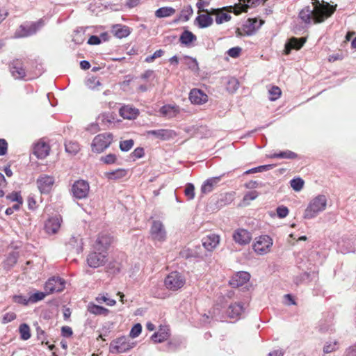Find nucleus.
<instances>
[{"mask_svg": "<svg viewBox=\"0 0 356 356\" xmlns=\"http://www.w3.org/2000/svg\"><path fill=\"white\" fill-rule=\"evenodd\" d=\"M314 6L312 10L309 6L305 7L299 13V18L305 24H318L323 22L331 17L336 10L337 5L332 6L327 2L312 0Z\"/></svg>", "mask_w": 356, "mask_h": 356, "instance_id": "1", "label": "nucleus"}, {"mask_svg": "<svg viewBox=\"0 0 356 356\" xmlns=\"http://www.w3.org/2000/svg\"><path fill=\"white\" fill-rule=\"evenodd\" d=\"M250 6L247 4H236L234 7L225 6L220 8H211L207 10L206 13L211 14L215 16V22L217 24H221L229 22L232 16L229 13L233 12L235 15H239L241 13H246Z\"/></svg>", "mask_w": 356, "mask_h": 356, "instance_id": "2", "label": "nucleus"}, {"mask_svg": "<svg viewBox=\"0 0 356 356\" xmlns=\"http://www.w3.org/2000/svg\"><path fill=\"white\" fill-rule=\"evenodd\" d=\"M327 206V198L324 195H318L313 198L309 203L304 212V218L312 219L319 213L323 211Z\"/></svg>", "mask_w": 356, "mask_h": 356, "instance_id": "3", "label": "nucleus"}, {"mask_svg": "<svg viewBox=\"0 0 356 356\" xmlns=\"http://www.w3.org/2000/svg\"><path fill=\"white\" fill-rule=\"evenodd\" d=\"M31 68H33V63H31ZM10 72L15 79L27 77L28 79H33L41 74L40 69H36L34 73H33V69L26 70L23 67L22 60L19 59L13 60L10 65Z\"/></svg>", "mask_w": 356, "mask_h": 356, "instance_id": "4", "label": "nucleus"}, {"mask_svg": "<svg viewBox=\"0 0 356 356\" xmlns=\"http://www.w3.org/2000/svg\"><path fill=\"white\" fill-rule=\"evenodd\" d=\"M186 282L185 276L179 271H172L164 279L165 287L171 291H177L182 289Z\"/></svg>", "mask_w": 356, "mask_h": 356, "instance_id": "5", "label": "nucleus"}, {"mask_svg": "<svg viewBox=\"0 0 356 356\" xmlns=\"http://www.w3.org/2000/svg\"><path fill=\"white\" fill-rule=\"evenodd\" d=\"M113 141V135L110 133H102L97 135L91 144L92 151L99 154L107 149Z\"/></svg>", "mask_w": 356, "mask_h": 356, "instance_id": "6", "label": "nucleus"}, {"mask_svg": "<svg viewBox=\"0 0 356 356\" xmlns=\"http://www.w3.org/2000/svg\"><path fill=\"white\" fill-rule=\"evenodd\" d=\"M43 25L42 20L35 22H25L21 24L15 32V38L29 37L37 32Z\"/></svg>", "mask_w": 356, "mask_h": 356, "instance_id": "7", "label": "nucleus"}, {"mask_svg": "<svg viewBox=\"0 0 356 356\" xmlns=\"http://www.w3.org/2000/svg\"><path fill=\"white\" fill-rule=\"evenodd\" d=\"M134 346L127 337H121L112 341L110 343V352L113 354L122 353L131 349Z\"/></svg>", "mask_w": 356, "mask_h": 356, "instance_id": "8", "label": "nucleus"}, {"mask_svg": "<svg viewBox=\"0 0 356 356\" xmlns=\"http://www.w3.org/2000/svg\"><path fill=\"white\" fill-rule=\"evenodd\" d=\"M272 245V238L267 235H264L256 238L252 246L257 254L263 255L270 252Z\"/></svg>", "mask_w": 356, "mask_h": 356, "instance_id": "9", "label": "nucleus"}, {"mask_svg": "<svg viewBox=\"0 0 356 356\" xmlns=\"http://www.w3.org/2000/svg\"><path fill=\"white\" fill-rule=\"evenodd\" d=\"M90 191V186L86 181L80 179L76 181L72 186L73 195L77 199L86 198Z\"/></svg>", "mask_w": 356, "mask_h": 356, "instance_id": "10", "label": "nucleus"}, {"mask_svg": "<svg viewBox=\"0 0 356 356\" xmlns=\"http://www.w3.org/2000/svg\"><path fill=\"white\" fill-rule=\"evenodd\" d=\"M64 289L65 281L60 277H53L49 278L44 285V291L48 295L55 292H60Z\"/></svg>", "mask_w": 356, "mask_h": 356, "instance_id": "11", "label": "nucleus"}, {"mask_svg": "<svg viewBox=\"0 0 356 356\" xmlns=\"http://www.w3.org/2000/svg\"><path fill=\"white\" fill-rule=\"evenodd\" d=\"M55 182L54 177L47 175H41L37 179V186L41 193H49Z\"/></svg>", "mask_w": 356, "mask_h": 356, "instance_id": "12", "label": "nucleus"}, {"mask_svg": "<svg viewBox=\"0 0 356 356\" xmlns=\"http://www.w3.org/2000/svg\"><path fill=\"white\" fill-rule=\"evenodd\" d=\"M107 261V253L94 251L88 254V264L92 268H98L104 266Z\"/></svg>", "mask_w": 356, "mask_h": 356, "instance_id": "13", "label": "nucleus"}, {"mask_svg": "<svg viewBox=\"0 0 356 356\" xmlns=\"http://www.w3.org/2000/svg\"><path fill=\"white\" fill-rule=\"evenodd\" d=\"M112 241V238L108 234H100L93 245L94 250L107 253Z\"/></svg>", "mask_w": 356, "mask_h": 356, "instance_id": "14", "label": "nucleus"}, {"mask_svg": "<svg viewBox=\"0 0 356 356\" xmlns=\"http://www.w3.org/2000/svg\"><path fill=\"white\" fill-rule=\"evenodd\" d=\"M232 238L236 243L245 245L250 243L252 236L248 230L243 228H238L233 232Z\"/></svg>", "mask_w": 356, "mask_h": 356, "instance_id": "15", "label": "nucleus"}, {"mask_svg": "<svg viewBox=\"0 0 356 356\" xmlns=\"http://www.w3.org/2000/svg\"><path fill=\"white\" fill-rule=\"evenodd\" d=\"M151 237L154 241H163L166 238V232L161 222L154 220L150 229Z\"/></svg>", "mask_w": 356, "mask_h": 356, "instance_id": "16", "label": "nucleus"}, {"mask_svg": "<svg viewBox=\"0 0 356 356\" xmlns=\"http://www.w3.org/2000/svg\"><path fill=\"white\" fill-rule=\"evenodd\" d=\"M258 21L257 18H249L246 22L243 25V34H247L248 36L252 35L255 33L256 31L264 23L263 20L259 21V24L257 25Z\"/></svg>", "mask_w": 356, "mask_h": 356, "instance_id": "17", "label": "nucleus"}, {"mask_svg": "<svg viewBox=\"0 0 356 356\" xmlns=\"http://www.w3.org/2000/svg\"><path fill=\"white\" fill-rule=\"evenodd\" d=\"M63 220L60 216L50 218L45 223V230L49 234H56L58 232Z\"/></svg>", "mask_w": 356, "mask_h": 356, "instance_id": "18", "label": "nucleus"}, {"mask_svg": "<svg viewBox=\"0 0 356 356\" xmlns=\"http://www.w3.org/2000/svg\"><path fill=\"white\" fill-rule=\"evenodd\" d=\"M306 42L305 38H295L292 37L285 44L284 54L288 55L291 53L292 49L299 50Z\"/></svg>", "mask_w": 356, "mask_h": 356, "instance_id": "19", "label": "nucleus"}, {"mask_svg": "<svg viewBox=\"0 0 356 356\" xmlns=\"http://www.w3.org/2000/svg\"><path fill=\"white\" fill-rule=\"evenodd\" d=\"M189 99L195 104H202L207 102L208 96L201 90L194 88L189 93Z\"/></svg>", "mask_w": 356, "mask_h": 356, "instance_id": "20", "label": "nucleus"}, {"mask_svg": "<svg viewBox=\"0 0 356 356\" xmlns=\"http://www.w3.org/2000/svg\"><path fill=\"white\" fill-rule=\"evenodd\" d=\"M250 275L248 273L241 271L235 274L229 280V284L233 287H238L249 281Z\"/></svg>", "mask_w": 356, "mask_h": 356, "instance_id": "21", "label": "nucleus"}, {"mask_svg": "<svg viewBox=\"0 0 356 356\" xmlns=\"http://www.w3.org/2000/svg\"><path fill=\"white\" fill-rule=\"evenodd\" d=\"M202 241V245L206 250L213 251L219 244L220 237L216 234H211L204 236Z\"/></svg>", "mask_w": 356, "mask_h": 356, "instance_id": "22", "label": "nucleus"}, {"mask_svg": "<svg viewBox=\"0 0 356 356\" xmlns=\"http://www.w3.org/2000/svg\"><path fill=\"white\" fill-rule=\"evenodd\" d=\"M147 135L154 136L156 138L161 140H168L175 136V133L170 129L149 130L147 131Z\"/></svg>", "mask_w": 356, "mask_h": 356, "instance_id": "23", "label": "nucleus"}, {"mask_svg": "<svg viewBox=\"0 0 356 356\" xmlns=\"http://www.w3.org/2000/svg\"><path fill=\"white\" fill-rule=\"evenodd\" d=\"M50 147L49 145L42 141H40L35 144L33 153L38 159L45 158L49 153Z\"/></svg>", "mask_w": 356, "mask_h": 356, "instance_id": "24", "label": "nucleus"}, {"mask_svg": "<svg viewBox=\"0 0 356 356\" xmlns=\"http://www.w3.org/2000/svg\"><path fill=\"white\" fill-rule=\"evenodd\" d=\"M128 171L124 168H118L115 170L105 172L104 177L108 180L118 181L124 178L127 175Z\"/></svg>", "mask_w": 356, "mask_h": 356, "instance_id": "25", "label": "nucleus"}, {"mask_svg": "<svg viewBox=\"0 0 356 356\" xmlns=\"http://www.w3.org/2000/svg\"><path fill=\"white\" fill-rule=\"evenodd\" d=\"M244 312L243 305L238 302L231 304L227 310V316L230 318H238L242 313Z\"/></svg>", "mask_w": 356, "mask_h": 356, "instance_id": "26", "label": "nucleus"}, {"mask_svg": "<svg viewBox=\"0 0 356 356\" xmlns=\"http://www.w3.org/2000/svg\"><path fill=\"white\" fill-rule=\"evenodd\" d=\"M160 113L168 118H174L180 113V108L177 105L167 104L160 108Z\"/></svg>", "mask_w": 356, "mask_h": 356, "instance_id": "27", "label": "nucleus"}, {"mask_svg": "<svg viewBox=\"0 0 356 356\" xmlns=\"http://www.w3.org/2000/svg\"><path fill=\"white\" fill-rule=\"evenodd\" d=\"M138 113L139 112L137 108L130 106H124L120 109V114L124 119H135Z\"/></svg>", "mask_w": 356, "mask_h": 356, "instance_id": "28", "label": "nucleus"}, {"mask_svg": "<svg viewBox=\"0 0 356 356\" xmlns=\"http://www.w3.org/2000/svg\"><path fill=\"white\" fill-rule=\"evenodd\" d=\"M211 16L213 15L209 13L199 15L195 19L198 26L201 29H204L211 26L213 23V19Z\"/></svg>", "mask_w": 356, "mask_h": 356, "instance_id": "29", "label": "nucleus"}, {"mask_svg": "<svg viewBox=\"0 0 356 356\" xmlns=\"http://www.w3.org/2000/svg\"><path fill=\"white\" fill-rule=\"evenodd\" d=\"M220 180V177H212L207 179L201 187V192L204 194L211 192L214 186L218 184Z\"/></svg>", "mask_w": 356, "mask_h": 356, "instance_id": "30", "label": "nucleus"}, {"mask_svg": "<svg viewBox=\"0 0 356 356\" xmlns=\"http://www.w3.org/2000/svg\"><path fill=\"white\" fill-rule=\"evenodd\" d=\"M87 309L88 312L94 315H102L106 316L108 315L110 311L102 306L97 305L92 302H90L88 305Z\"/></svg>", "mask_w": 356, "mask_h": 356, "instance_id": "31", "label": "nucleus"}, {"mask_svg": "<svg viewBox=\"0 0 356 356\" xmlns=\"http://www.w3.org/2000/svg\"><path fill=\"white\" fill-rule=\"evenodd\" d=\"M197 40V37L191 31L185 30L179 37V42L185 46H190Z\"/></svg>", "mask_w": 356, "mask_h": 356, "instance_id": "32", "label": "nucleus"}, {"mask_svg": "<svg viewBox=\"0 0 356 356\" xmlns=\"http://www.w3.org/2000/svg\"><path fill=\"white\" fill-rule=\"evenodd\" d=\"M113 32L114 33V35L118 38H125L130 34L129 27L120 24L115 25L113 27Z\"/></svg>", "mask_w": 356, "mask_h": 356, "instance_id": "33", "label": "nucleus"}, {"mask_svg": "<svg viewBox=\"0 0 356 356\" xmlns=\"http://www.w3.org/2000/svg\"><path fill=\"white\" fill-rule=\"evenodd\" d=\"M175 13V9L172 7H161L155 11V16L157 18L168 17L173 15Z\"/></svg>", "mask_w": 356, "mask_h": 356, "instance_id": "34", "label": "nucleus"}, {"mask_svg": "<svg viewBox=\"0 0 356 356\" xmlns=\"http://www.w3.org/2000/svg\"><path fill=\"white\" fill-rule=\"evenodd\" d=\"M271 159H296L298 158V154L291 150L280 152L279 153H273L268 156Z\"/></svg>", "mask_w": 356, "mask_h": 356, "instance_id": "35", "label": "nucleus"}, {"mask_svg": "<svg viewBox=\"0 0 356 356\" xmlns=\"http://www.w3.org/2000/svg\"><path fill=\"white\" fill-rule=\"evenodd\" d=\"M193 14V10L190 5H187L186 6H184L182 10L180 12L179 16V20H182L184 22H187L189 20Z\"/></svg>", "mask_w": 356, "mask_h": 356, "instance_id": "36", "label": "nucleus"}, {"mask_svg": "<svg viewBox=\"0 0 356 356\" xmlns=\"http://www.w3.org/2000/svg\"><path fill=\"white\" fill-rule=\"evenodd\" d=\"M169 334L165 330L160 329L157 332L154 333L152 339L156 343H161L168 339Z\"/></svg>", "mask_w": 356, "mask_h": 356, "instance_id": "37", "label": "nucleus"}, {"mask_svg": "<svg viewBox=\"0 0 356 356\" xmlns=\"http://www.w3.org/2000/svg\"><path fill=\"white\" fill-rule=\"evenodd\" d=\"M19 332L21 339L26 341L31 338V330L26 323H22L19 325Z\"/></svg>", "mask_w": 356, "mask_h": 356, "instance_id": "38", "label": "nucleus"}, {"mask_svg": "<svg viewBox=\"0 0 356 356\" xmlns=\"http://www.w3.org/2000/svg\"><path fill=\"white\" fill-rule=\"evenodd\" d=\"M65 145L66 152L72 154H76L80 150V145L77 142L69 141Z\"/></svg>", "mask_w": 356, "mask_h": 356, "instance_id": "39", "label": "nucleus"}, {"mask_svg": "<svg viewBox=\"0 0 356 356\" xmlns=\"http://www.w3.org/2000/svg\"><path fill=\"white\" fill-rule=\"evenodd\" d=\"M268 93L269 99L270 101H275L280 97L282 91L278 86H273L268 90Z\"/></svg>", "mask_w": 356, "mask_h": 356, "instance_id": "40", "label": "nucleus"}, {"mask_svg": "<svg viewBox=\"0 0 356 356\" xmlns=\"http://www.w3.org/2000/svg\"><path fill=\"white\" fill-rule=\"evenodd\" d=\"M47 295V294L46 292L38 291L36 293H34L29 296L30 303H35L38 301H40L43 300Z\"/></svg>", "mask_w": 356, "mask_h": 356, "instance_id": "41", "label": "nucleus"}, {"mask_svg": "<svg viewBox=\"0 0 356 356\" xmlns=\"http://www.w3.org/2000/svg\"><path fill=\"white\" fill-rule=\"evenodd\" d=\"M304 186V181L301 178H295L291 181V186L296 191H300Z\"/></svg>", "mask_w": 356, "mask_h": 356, "instance_id": "42", "label": "nucleus"}, {"mask_svg": "<svg viewBox=\"0 0 356 356\" xmlns=\"http://www.w3.org/2000/svg\"><path fill=\"white\" fill-rule=\"evenodd\" d=\"M184 193L188 200H193L195 197L194 185L191 183L187 184L184 190Z\"/></svg>", "mask_w": 356, "mask_h": 356, "instance_id": "43", "label": "nucleus"}, {"mask_svg": "<svg viewBox=\"0 0 356 356\" xmlns=\"http://www.w3.org/2000/svg\"><path fill=\"white\" fill-rule=\"evenodd\" d=\"M96 301L99 303L102 302H106L107 305L108 306H113L115 305L116 301L113 299H109L106 296L99 294L98 296L95 298Z\"/></svg>", "mask_w": 356, "mask_h": 356, "instance_id": "44", "label": "nucleus"}, {"mask_svg": "<svg viewBox=\"0 0 356 356\" xmlns=\"http://www.w3.org/2000/svg\"><path fill=\"white\" fill-rule=\"evenodd\" d=\"M238 86H239V83H238V80L235 78H231L230 79H229V81L227 82V89L230 92H234L238 88Z\"/></svg>", "mask_w": 356, "mask_h": 356, "instance_id": "45", "label": "nucleus"}, {"mask_svg": "<svg viewBox=\"0 0 356 356\" xmlns=\"http://www.w3.org/2000/svg\"><path fill=\"white\" fill-rule=\"evenodd\" d=\"M134 142L132 139L121 141L120 143V148L123 152H127L132 148Z\"/></svg>", "mask_w": 356, "mask_h": 356, "instance_id": "46", "label": "nucleus"}, {"mask_svg": "<svg viewBox=\"0 0 356 356\" xmlns=\"http://www.w3.org/2000/svg\"><path fill=\"white\" fill-rule=\"evenodd\" d=\"M100 160L104 163L107 164V165L113 164L117 161V156L114 154H108L104 156H102Z\"/></svg>", "mask_w": 356, "mask_h": 356, "instance_id": "47", "label": "nucleus"}, {"mask_svg": "<svg viewBox=\"0 0 356 356\" xmlns=\"http://www.w3.org/2000/svg\"><path fill=\"white\" fill-rule=\"evenodd\" d=\"M13 300L14 302L22 305H27L29 303H30L29 298H26L25 296L22 295H15L13 296Z\"/></svg>", "mask_w": 356, "mask_h": 356, "instance_id": "48", "label": "nucleus"}, {"mask_svg": "<svg viewBox=\"0 0 356 356\" xmlns=\"http://www.w3.org/2000/svg\"><path fill=\"white\" fill-rule=\"evenodd\" d=\"M258 196V193L256 191L247 193L243 199L244 204H248L249 202L255 200Z\"/></svg>", "mask_w": 356, "mask_h": 356, "instance_id": "49", "label": "nucleus"}, {"mask_svg": "<svg viewBox=\"0 0 356 356\" xmlns=\"http://www.w3.org/2000/svg\"><path fill=\"white\" fill-rule=\"evenodd\" d=\"M16 318L17 315L15 313L13 312H7L3 316L1 323L6 324L14 321Z\"/></svg>", "mask_w": 356, "mask_h": 356, "instance_id": "50", "label": "nucleus"}, {"mask_svg": "<svg viewBox=\"0 0 356 356\" xmlns=\"http://www.w3.org/2000/svg\"><path fill=\"white\" fill-rule=\"evenodd\" d=\"M337 341H334L333 343H327L323 348V352L325 353L334 352L337 349Z\"/></svg>", "mask_w": 356, "mask_h": 356, "instance_id": "51", "label": "nucleus"}, {"mask_svg": "<svg viewBox=\"0 0 356 356\" xmlns=\"http://www.w3.org/2000/svg\"><path fill=\"white\" fill-rule=\"evenodd\" d=\"M164 54V51L162 49L156 50L152 56H149L145 58V62L152 63L156 58L161 57Z\"/></svg>", "mask_w": 356, "mask_h": 356, "instance_id": "52", "label": "nucleus"}, {"mask_svg": "<svg viewBox=\"0 0 356 356\" xmlns=\"http://www.w3.org/2000/svg\"><path fill=\"white\" fill-rule=\"evenodd\" d=\"M142 331V326L140 323L136 324L131 330L130 331V337L132 338H135L138 337Z\"/></svg>", "mask_w": 356, "mask_h": 356, "instance_id": "53", "label": "nucleus"}, {"mask_svg": "<svg viewBox=\"0 0 356 356\" xmlns=\"http://www.w3.org/2000/svg\"><path fill=\"white\" fill-rule=\"evenodd\" d=\"M7 199L12 201V202H21V201H23V199L18 192H13L6 196Z\"/></svg>", "mask_w": 356, "mask_h": 356, "instance_id": "54", "label": "nucleus"}, {"mask_svg": "<svg viewBox=\"0 0 356 356\" xmlns=\"http://www.w3.org/2000/svg\"><path fill=\"white\" fill-rule=\"evenodd\" d=\"M241 52V48L239 47H232L227 51L228 55L232 58H238Z\"/></svg>", "mask_w": 356, "mask_h": 356, "instance_id": "55", "label": "nucleus"}, {"mask_svg": "<svg viewBox=\"0 0 356 356\" xmlns=\"http://www.w3.org/2000/svg\"><path fill=\"white\" fill-rule=\"evenodd\" d=\"M277 214L280 218H285L289 214L287 207L282 206L277 208Z\"/></svg>", "mask_w": 356, "mask_h": 356, "instance_id": "56", "label": "nucleus"}, {"mask_svg": "<svg viewBox=\"0 0 356 356\" xmlns=\"http://www.w3.org/2000/svg\"><path fill=\"white\" fill-rule=\"evenodd\" d=\"M8 149V143L5 139H0V156H3L6 154Z\"/></svg>", "mask_w": 356, "mask_h": 356, "instance_id": "57", "label": "nucleus"}, {"mask_svg": "<svg viewBox=\"0 0 356 356\" xmlns=\"http://www.w3.org/2000/svg\"><path fill=\"white\" fill-rule=\"evenodd\" d=\"M132 156L135 159L142 158L145 155L144 149L142 147H137L132 152Z\"/></svg>", "mask_w": 356, "mask_h": 356, "instance_id": "58", "label": "nucleus"}, {"mask_svg": "<svg viewBox=\"0 0 356 356\" xmlns=\"http://www.w3.org/2000/svg\"><path fill=\"white\" fill-rule=\"evenodd\" d=\"M7 183L5 177L0 172V197L4 195L3 188L6 187Z\"/></svg>", "mask_w": 356, "mask_h": 356, "instance_id": "59", "label": "nucleus"}, {"mask_svg": "<svg viewBox=\"0 0 356 356\" xmlns=\"http://www.w3.org/2000/svg\"><path fill=\"white\" fill-rule=\"evenodd\" d=\"M209 4L208 2H206L204 0H197V2L196 3V6L198 8V13L203 12L206 13V11L207 9H204V6H207Z\"/></svg>", "mask_w": 356, "mask_h": 356, "instance_id": "60", "label": "nucleus"}, {"mask_svg": "<svg viewBox=\"0 0 356 356\" xmlns=\"http://www.w3.org/2000/svg\"><path fill=\"white\" fill-rule=\"evenodd\" d=\"M61 333L63 337H70L72 335L73 332L70 327L63 326L61 328Z\"/></svg>", "mask_w": 356, "mask_h": 356, "instance_id": "61", "label": "nucleus"}, {"mask_svg": "<svg viewBox=\"0 0 356 356\" xmlns=\"http://www.w3.org/2000/svg\"><path fill=\"white\" fill-rule=\"evenodd\" d=\"M101 42V40L98 36L96 35H92L89 38L88 43L89 44L95 45V44H99Z\"/></svg>", "mask_w": 356, "mask_h": 356, "instance_id": "62", "label": "nucleus"}, {"mask_svg": "<svg viewBox=\"0 0 356 356\" xmlns=\"http://www.w3.org/2000/svg\"><path fill=\"white\" fill-rule=\"evenodd\" d=\"M140 0H127V6L129 8H134L137 6L140 3Z\"/></svg>", "mask_w": 356, "mask_h": 356, "instance_id": "63", "label": "nucleus"}, {"mask_svg": "<svg viewBox=\"0 0 356 356\" xmlns=\"http://www.w3.org/2000/svg\"><path fill=\"white\" fill-rule=\"evenodd\" d=\"M284 353L281 350H275L270 352L268 356H283Z\"/></svg>", "mask_w": 356, "mask_h": 356, "instance_id": "64", "label": "nucleus"}]
</instances>
